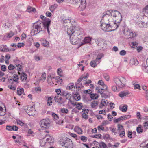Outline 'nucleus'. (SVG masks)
<instances>
[{
	"label": "nucleus",
	"mask_w": 148,
	"mask_h": 148,
	"mask_svg": "<svg viewBox=\"0 0 148 148\" xmlns=\"http://www.w3.org/2000/svg\"><path fill=\"white\" fill-rule=\"evenodd\" d=\"M81 3L78 7V9L80 10H84L86 6V0H81L80 1Z\"/></svg>",
	"instance_id": "obj_17"
},
{
	"label": "nucleus",
	"mask_w": 148,
	"mask_h": 148,
	"mask_svg": "<svg viewBox=\"0 0 148 148\" xmlns=\"http://www.w3.org/2000/svg\"><path fill=\"white\" fill-rule=\"evenodd\" d=\"M110 129L113 133H114V134L116 135L117 133L116 128L110 127Z\"/></svg>",
	"instance_id": "obj_58"
},
{
	"label": "nucleus",
	"mask_w": 148,
	"mask_h": 148,
	"mask_svg": "<svg viewBox=\"0 0 148 148\" xmlns=\"http://www.w3.org/2000/svg\"><path fill=\"white\" fill-rule=\"evenodd\" d=\"M130 63L133 65H136L138 64V62L136 59H132L131 60Z\"/></svg>",
	"instance_id": "obj_45"
},
{
	"label": "nucleus",
	"mask_w": 148,
	"mask_h": 148,
	"mask_svg": "<svg viewBox=\"0 0 148 148\" xmlns=\"http://www.w3.org/2000/svg\"><path fill=\"white\" fill-rule=\"evenodd\" d=\"M101 29L104 31L106 32L112 31L111 25L110 24L103 23L101 24Z\"/></svg>",
	"instance_id": "obj_10"
},
{
	"label": "nucleus",
	"mask_w": 148,
	"mask_h": 148,
	"mask_svg": "<svg viewBox=\"0 0 148 148\" xmlns=\"http://www.w3.org/2000/svg\"><path fill=\"white\" fill-rule=\"evenodd\" d=\"M96 90H97V92L98 93H100V94L101 95V96L103 97L106 98L108 97V95L105 94V93L103 92V89L97 88Z\"/></svg>",
	"instance_id": "obj_25"
},
{
	"label": "nucleus",
	"mask_w": 148,
	"mask_h": 148,
	"mask_svg": "<svg viewBox=\"0 0 148 148\" xmlns=\"http://www.w3.org/2000/svg\"><path fill=\"white\" fill-rule=\"evenodd\" d=\"M114 81L116 84L120 87H123L125 85L126 82V79L123 77H121L119 78L117 77L114 78Z\"/></svg>",
	"instance_id": "obj_7"
},
{
	"label": "nucleus",
	"mask_w": 148,
	"mask_h": 148,
	"mask_svg": "<svg viewBox=\"0 0 148 148\" xmlns=\"http://www.w3.org/2000/svg\"><path fill=\"white\" fill-rule=\"evenodd\" d=\"M69 134L71 137H73L74 138H76V139H78V137H77V136L75 134L73 133H70Z\"/></svg>",
	"instance_id": "obj_62"
},
{
	"label": "nucleus",
	"mask_w": 148,
	"mask_h": 148,
	"mask_svg": "<svg viewBox=\"0 0 148 148\" xmlns=\"http://www.w3.org/2000/svg\"><path fill=\"white\" fill-rule=\"evenodd\" d=\"M118 130L119 132L120 131L125 130V129L123 127V126L121 124H118L117 125Z\"/></svg>",
	"instance_id": "obj_48"
},
{
	"label": "nucleus",
	"mask_w": 148,
	"mask_h": 148,
	"mask_svg": "<svg viewBox=\"0 0 148 148\" xmlns=\"http://www.w3.org/2000/svg\"><path fill=\"white\" fill-rule=\"evenodd\" d=\"M24 89L22 88H18L17 92V94L20 96L24 92Z\"/></svg>",
	"instance_id": "obj_47"
},
{
	"label": "nucleus",
	"mask_w": 148,
	"mask_h": 148,
	"mask_svg": "<svg viewBox=\"0 0 148 148\" xmlns=\"http://www.w3.org/2000/svg\"><path fill=\"white\" fill-rule=\"evenodd\" d=\"M142 18H141V21L146 23L144 27H146L148 25V16L144 15L142 16Z\"/></svg>",
	"instance_id": "obj_22"
},
{
	"label": "nucleus",
	"mask_w": 148,
	"mask_h": 148,
	"mask_svg": "<svg viewBox=\"0 0 148 148\" xmlns=\"http://www.w3.org/2000/svg\"><path fill=\"white\" fill-rule=\"evenodd\" d=\"M98 84L102 86L103 87V88H104L103 90H107V86L106 85L104 84V82L103 80H99L98 82Z\"/></svg>",
	"instance_id": "obj_35"
},
{
	"label": "nucleus",
	"mask_w": 148,
	"mask_h": 148,
	"mask_svg": "<svg viewBox=\"0 0 148 148\" xmlns=\"http://www.w3.org/2000/svg\"><path fill=\"white\" fill-rule=\"evenodd\" d=\"M57 73L58 75L60 76H63V72L61 68H58L57 70Z\"/></svg>",
	"instance_id": "obj_51"
},
{
	"label": "nucleus",
	"mask_w": 148,
	"mask_h": 148,
	"mask_svg": "<svg viewBox=\"0 0 148 148\" xmlns=\"http://www.w3.org/2000/svg\"><path fill=\"white\" fill-rule=\"evenodd\" d=\"M119 132L120 133L119 136L121 137H123V136H125V130L120 131Z\"/></svg>",
	"instance_id": "obj_64"
},
{
	"label": "nucleus",
	"mask_w": 148,
	"mask_h": 148,
	"mask_svg": "<svg viewBox=\"0 0 148 148\" xmlns=\"http://www.w3.org/2000/svg\"><path fill=\"white\" fill-rule=\"evenodd\" d=\"M62 95L64 97H65L66 99L69 100V103H70V101H72L71 100V94L65 91H62Z\"/></svg>",
	"instance_id": "obj_15"
},
{
	"label": "nucleus",
	"mask_w": 148,
	"mask_h": 148,
	"mask_svg": "<svg viewBox=\"0 0 148 148\" xmlns=\"http://www.w3.org/2000/svg\"><path fill=\"white\" fill-rule=\"evenodd\" d=\"M60 112L62 113L67 114L68 113V110L67 109L62 108L61 109Z\"/></svg>",
	"instance_id": "obj_56"
},
{
	"label": "nucleus",
	"mask_w": 148,
	"mask_h": 148,
	"mask_svg": "<svg viewBox=\"0 0 148 148\" xmlns=\"http://www.w3.org/2000/svg\"><path fill=\"white\" fill-rule=\"evenodd\" d=\"M73 98L76 101H78L81 99L80 95L77 92L74 94L73 96Z\"/></svg>",
	"instance_id": "obj_34"
},
{
	"label": "nucleus",
	"mask_w": 148,
	"mask_h": 148,
	"mask_svg": "<svg viewBox=\"0 0 148 148\" xmlns=\"http://www.w3.org/2000/svg\"><path fill=\"white\" fill-rule=\"evenodd\" d=\"M46 137H45L43 139H41L40 140V145L42 147H44L45 145H47L46 143L47 142L46 141Z\"/></svg>",
	"instance_id": "obj_37"
},
{
	"label": "nucleus",
	"mask_w": 148,
	"mask_h": 148,
	"mask_svg": "<svg viewBox=\"0 0 148 148\" xmlns=\"http://www.w3.org/2000/svg\"><path fill=\"white\" fill-rule=\"evenodd\" d=\"M75 86L74 83H71L69 84V88L70 90H72L73 88H75Z\"/></svg>",
	"instance_id": "obj_60"
},
{
	"label": "nucleus",
	"mask_w": 148,
	"mask_h": 148,
	"mask_svg": "<svg viewBox=\"0 0 148 148\" xmlns=\"http://www.w3.org/2000/svg\"><path fill=\"white\" fill-rule=\"evenodd\" d=\"M145 24L146 23H143V22L142 21H141L139 23L138 25L139 27L141 28H146L148 26V25L146 27H144Z\"/></svg>",
	"instance_id": "obj_55"
},
{
	"label": "nucleus",
	"mask_w": 148,
	"mask_h": 148,
	"mask_svg": "<svg viewBox=\"0 0 148 148\" xmlns=\"http://www.w3.org/2000/svg\"><path fill=\"white\" fill-rule=\"evenodd\" d=\"M14 35V33L12 31L5 34L3 37V40H8Z\"/></svg>",
	"instance_id": "obj_12"
},
{
	"label": "nucleus",
	"mask_w": 148,
	"mask_h": 148,
	"mask_svg": "<svg viewBox=\"0 0 148 148\" xmlns=\"http://www.w3.org/2000/svg\"><path fill=\"white\" fill-rule=\"evenodd\" d=\"M96 42L98 46H100L102 48L106 45L105 41L103 39H99L96 41Z\"/></svg>",
	"instance_id": "obj_19"
},
{
	"label": "nucleus",
	"mask_w": 148,
	"mask_h": 148,
	"mask_svg": "<svg viewBox=\"0 0 148 148\" xmlns=\"http://www.w3.org/2000/svg\"><path fill=\"white\" fill-rule=\"evenodd\" d=\"M27 11L29 13H35L36 12V10L34 8L28 6L27 9Z\"/></svg>",
	"instance_id": "obj_30"
},
{
	"label": "nucleus",
	"mask_w": 148,
	"mask_h": 148,
	"mask_svg": "<svg viewBox=\"0 0 148 148\" xmlns=\"http://www.w3.org/2000/svg\"><path fill=\"white\" fill-rule=\"evenodd\" d=\"M74 130L79 134H82V129L78 126H75L74 129Z\"/></svg>",
	"instance_id": "obj_33"
},
{
	"label": "nucleus",
	"mask_w": 148,
	"mask_h": 148,
	"mask_svg": "<svg viewBox=\"0 0 148 148\" xmlns=\"http://www.w3.org/2000/svg\"><path fill=\"white\" fill-rule=\"evenodd\" d=\"M55 77L52 76L50 74L49 75L47 78V81L49 85H52L55 84Z\"/></svg>",
	"instance_id": "obj_14"
},
{
	"label": "nucleus",
	"mask_w": 148,
	"mask_h": 148,
	"mask_svg": "<svg viewBox=\"0 0 148 148\" xmlns=\"http://www.w3.org/2000/svg\"><path fill=\"white\" fill-rule=\"evenodd\" d=\"M103 57V55L102 54H98L95 59L91 61L90 63V65L92 67L94 68L96 67L97 65L99 64L101 62V59L102 57Z\"/></svg>",
	"instance_id": "obj_8"
},
{
	"label": "nucleus",
	"mask_w": 148,
	"mask_h": 148,
	"mask_svg": "<svg viewBox=\"0 0 148 148\" xmlns=\"http://www.w3.org/2000/svg\"><path fill=\"white\" fill-rule=\"evenodd\" d=\"M92 81L90 80H88L87 81L86 80L84 81V80H82V82H83V84L85 85L86 86H88L89 84L91 83Z\"/></svg>",
	"instance_id": "obj_43"
},
{
	"label": "nucleus",
	"mask_w": 148,
	"mask_h": 148,
	"mask_svg": "<svg viewBox=\"0 0 148 148\" xmlns=\"http://www.w3.org/2000/svg\"><path fill=\"white\" fill-rule=\"evenodd\" d=\"M103 75L104 78L107 81H108L109 80L110 77L108 74L104 73L103 74Z\"/></svg>",
	"instance_id": "obj_57"
},
{
	"label": "nucleus",
	"mask_w": 148,
	"mask_h": 148,
	"mask_svg": "<svg viewBox=\"0 0 148 148\" xmlns=\"http://www.w3.org/2000/svg\"><path fill=\"white\" fill-rule=\"evenodd\" d=\"M124 37L126 39L133 38L137 35L136 32L125 28L123 30Z\"/></svg>",
	"instance_id": "obj_6"
},
{
	"label": "nucleus",
	"mask_w": 148,
	"mask_h": 148,
	"mask_svg": "<svg viewBox=\"0 0 148 148\" xmlns=\"http://www.w3.org/2000/svg\"><path fill=\"white\" fill-rule=\"evenodd\" d=\"M55 79H56L55 82H56V83L58 84H61L62 83V80L60 77L58 76L56 77H55Z\"/></svg>",
	"instance_id": "obj_42"
},
{
	"label": "nucleus",
	"mask_w": 148,
	"mask_h": 148,
	"mask_svg": "<svg viewBox=\"0 0 148 148\" xmlns=\"http://www.w3.org/2000/svg\"><path fill=\"white\" fill-rule=\"evenodd\" d=\"M15 69L18 71H21L22 69V66L19 64L16 63L15 65Z\"/></svg>",
	"instance_id": "obj_49"
},
{
	"label": "nucleus",
	"mask_w": 148,
	"mask_h": 148,
	"mask_svg": "<svg viewBox=\"0 0 148 148\" xmlns=\"http://www.w3.org/2000/svg\"><path fill=\"white\" fill-rule=\"evenodd\" d=\"M45 137L46 143L47 144V145L49 144L50 145H52L54 142V139L53 137L51 136H49L47 138H46L47 137Z\"/></svg>",
	"instance_id": "obj_20"
},
{
	"label": "nucleus",
	"mask_w": 148,
	"mask_h": 148,
	"mask_svg": "<svg viewBox=\"0 0 148 148\" xmlns=\"http://www.w3.org/2000/svg\"><path fill=\"white\" fill-rule=\"evenodd\" d=\"M127 105H124L123 106L121 105L119 107V109L120 111L125 112L127 111Z\"/></svg>",
	"instance_id": "obj_32"
},
{
	"label": "nucleus",
	"mask_w": 148,
	"mask_h": 148,
	"mask_svg": "<svg viewBox=\"0 0 148 148\" xmlns=\"http://www.w3.org/2000/svg\"><path fill=\"white\" fill-rule=\"evenodd\" d=\"M35 109L33 106H30L28 107H27V110L30 112V113L27 112V114L29 116H33V114H32V113H30V112H32L33 111H34Z\"/></svg>",
	"instance_id": "obj_28"
},
{
	"label": "nucleus",
	"mask_w": 148,
	"mask_h": 148,
	"mask_svg": "<svg viewBox=\"0 0 148 148\" xmlns=\"http://www.w3.org/2000/svg\"><path fill=\"white\" fill-rule=\"evenodd\" d=\"M16 122L17 125L22 126H24L26 128L28 127V126L27 124L24 123L22 121H21L19 120L18 119L16 120Z\"/></svg>",
	"instance_id": "obj_29"
},
{
	"label": "nucleus",
	"mask_w": 148,
	"mask_h": 148,
	"mask_svg": "<svg viewBox=\"0 0 148 148\" xmlns=\"http://www.w3.org/2000/svg\"><path fill=\"white\" fill-rule=\"evenodd\" d=\"M56 92L57 94V95H59V96H62V93L60 89H57L56 90Z\"/></svg>",
	"instance_id": "obj_61"
},
{
	"label": "nucleus",
	"mask_w": 148,
	"mask_h": 148,
	"mask_svg": "<svg viewBox=\"0 0 148 148\" xmlns=\"http://www.w3.org/2000/svg\"><path fill=\"white\" fill-rule=\"evenodd\" d=\"M58 5L57 4H54L53 5H51L49 9L51 12H53L54 10L57 8Z\"/></svg>",
	"instance_id": "obj_41"
},
{
	"label": "nucleus",
	"mask_w": 148,
	"mask_h": 148,
	"mask_svg": "<svg viewBox=\"0 0 148 148\" xmlns=\"http://www.w3.org/2000/svg\"><path fill=\"white\" fill-rule=\"evenodd\" d=\"M53 103L52 98L51 97H49L47 100V105L48 106H50Z\"/></svg>",
	"instance_id": "obj_46"
},
{
	"label": "nucleus",
	"mask_w": 148,
	"mask_h": 148,
	"mask_svg": "<svg viewBox=\"0 0 148 148\" xmlns=\"http://www.w3.org/2000/svg\"><path fill=\"white\" fill-rule=\"evenodd\" d=\"M136 130L138 133L140 134L143 132V130L141 127V125H139L137 128Z\"/></svg>",
	"instance_id": "obj_50"
},
{
	"label": "nucleus",
	"mask_w": 148,
	"mask_h": 148,
	"mask_svg": "<svg viewBox=\"0 0 148 148\" xmlns=\"http://www.w3.org/2000/svg\"><path fill=\"white\" fill-rule=\"evenodd\" d=\"M21 79L23 81H25L27 79V75L24 73H23L21 75Z\"/></svg>",
	"instance_id": "obj_39"
},
{
	"label": "nucleus",
	"mask_w": 148,
	"mask_h": 148,
	"mask_svg": "<svg viewBox=\"0 0 148 148\" xmlns=\"http://www.w3.org/2000/svg\"><path fill=\"white\" fill-rule=\"evenodd\" d=\"M79 138H80L81 140L83 142H85L87 140V138L83 136H79V137L78 138V139Z\"/></svg>",
	"instance_id": "obj_54"
},
{
	"label": "nucleus",
	"mask_w": 148,
	"mask_h": 148,
	"mask_svg": "<svg viewBox=\"0 0 148 148\" xmlns=\"http://www.w3.org/2000/svg\"><path fill=\"white\" fill-rule=\"evenodd\" d=\"M54 100L55 102L58 103L59 105L64 103L63 99L61 96H59V95H56L54 97Z\"/></svg>",
	"instance_id": "obj_16"
},
{
	"label": "nucleus",
	"mask_w": 148,
	"mask_h": 148,
	"mask_svg": "<svg viewBox=\"0 0 148 148\" xmlns=\"http://www.w3.org/2000/svg\"><path fill=\"white\" fill-rule=\"evenodd\" d=\"M109 103L106 99H102L101 102V104L102 107L106 106H107Z\"/></svg>",
	"instance_id": "obj_38"
},
{
	"label": "nucleus",
	"mask_w": 148,
	"mask_h": 148,
	"mask_svg": "<svg viewBox=\"0 0 148 148\" xmlns=\"http://www.w3.org/2000/svg\"><path fill=\"white\" fill-rule=\"evenodd\" d=\"M143 12L144 14H148V5L143 8Z\"/></svg>",
	"instance_id": "obj_53"
},
{
	"label": "nucleus",
	"mask_w": 148,
	"mask_h": 148,
	"mask_svg": "<svg viewBox=\"0 0 148 148\" xmlns=\"http://www.w3.org/2000/svg\"><path fill=\"white\" fill-rule=\"evenodd\" d=\"M90 98L93 99H97L99 97L98 95L96 94H91L90 95Z\"/></svg>",
	"instance_id": "obj_44"
},
{
	"label": "nucleus",
	"mask_w": 148,
	"mask_h": 148,
	"mask_svg": "<svg viewBox=\"0 0 148 148\" xmlns=\"http://www.w3.org/2000/svg\"><path fill=\"white\" fill-rule=\"evenodd\" d=\"M110 15L113 17V20H115L117 22H120L122 19L121 14L119 12L115 10H110L107 11L103 17V19L104 20L106 17H109Z\"/></svg>",
	"instance_id": "obj_3"
},
{
	"label": "nucleus",
	"mask_w": 148,
	"mask_h": 148,
	"mask_svg": "<svg viewBox=\"0 0 148 148\" xmlns=\"http://www.w3.org/2000/svg\"><path fill=\"white\" fill-rule=\"evenodd\" d=\"M51 20L48 18L46 19V20L43 22H37L34 24L33 26V29L31 31L30 34L31 35L34 36L37 34L42 31L43 28L47 29V32L49 34L50 31L49 27L51 24Z\"/></svg>",
	"instance_id": "obj_2"
},
{
	"label": "nucleus",
	"mask_w": 148,
	"mask_h": 148,
	"mask_svg": "<svg viewBox=\"0 0 148 148\" xmlns=\"http://www.w3.org/2000/svg\"><path fill=\"white\" fill-rule=\"evenodd\" d=\"M67 33L70 36V40L73 45L77 44L78 40L81 39L84 37V33L82 30L73 26L68 29Z\"/></svg>",
	"instance_id": "obj_1"
},
{
	"label": "nucleus",
	"mask_w": 148,
	"mask_h": 148,
	"mask_svg": "<svg viewBox=\"0 0 148 148\" xmlns=\"http://www.w3.org/2000/svg\"><path fill=\"white\" fill-rule=\"evenodd\" d=\"M50 121L48 119H45L40 121V124L41 128L47 129L50 126Z\"/></svg>",
	"instance_id": "obj_9"
},
{
	"label": "nucleus",
	"mask_w": 148,
	"mask_h": 148,
	"mask_svg": "<svg viewBox=\"0 0 148 148\" xmlns=\"http://www.w3.org/2000/svg\"><path fill=\"white\" fill-rule=\"evenodd\" d=\"M3 48L1 49V51H2L4 52H8L9 51V50L8 48H6V46L3 45Z\"/></svg>",
	"instance_id": "obj_59"
},
{
	"label": "nucleus",
	"mask_w": 148,
	"mask_h": 148,
	"mask_svg": "<svg viewBox=\"0 0 148 148\" xmlns=\"http://www.w3.org/2000/svg\"><path fill=\"white\" fill-rule=\"evenodd\" d=\"M98 104V103L97 101H94L91 102L90 105L92 108L95 109L97 108Z\"/></svg>",
	"instance_id": "obj_31"
},
{
	"label": "nucleus",
	"mask_w": 148,
	"mask_h": 148,
	"mask_svg": "<svg viewBox=\"0 0 148 148\" xmlns=\"http://www.w3.org/2000/svg\"><path fill=\"white\" fill-rule=\"evenodd\" d=\"M129 92H126V91H122L120 92L119 94L118 95L119 96L123 98L125 96H126L127 95L129 94Z\"/></svg>",
	"instance_id": "obj_26"
},
{
	"label": "nucleus",
	"mask_w": 148,
	"mask_h": 148,
	"mask_svg": "<svg viewBox=\"0 0 148 148\" xmlns=\"http://www.w3.org/2000/svg\"><path fill=\"white\" fill-rule=\"evenodd\" d=\"M15 67L12 64H10L8 67V71L9 72L13 74L14 72V69Z\"/></svg>",
	"instance_id": "obj_23"
},
{
	"label": "nucleus",
	"mask_w": 148,
	"mask_h": 148,
	"mask_svg": "<svg viewBox=\"0 0 148 148\" xmlns=\"http://www.w3.org/2000/svg\"><path fill=\"white\" fill-rule=\"evenodd\" d=\"M120 22H117L115 20L114 21V23L113 25L111 26L112 28V31L117 29L120 25Z\"/></svg>",
	"instance_id": "obj_27"
},
{
	"label": "nucleus",
	"mask_w": 148,
	"mask_h": 148,
	"mask_svg": "<svg viewBox=\"0 0 148 148\" xmlns=\"http://www.w3.org/2000/svg\"><path fill=\"white\" fill-rule=\"evenodd\" d=\"M140 148H148V143L147 141L143 142L140 145Z\"/></svg>",
	"instance_id": "obj_40"
},
{
	"label": "nucleus",
	"mask_w": 148,
	"mask_h": 148,
	"mask_svg": "<svg viewBox=\"0 0 148 148\" xmlns=\"http://www.w3.org/2000/svg\"><path fill=\"white\" fill-rule=\"evenodd\" d=\"M91 41V38L90 37H85L82 42L79 45V47L83 46L86 44L90 43Z\"/></svg>",
	"instance_id": "obj_18"
},
{
	"label": "nucleus",
	"mask_w": 148,
	"mask_h": 148,
	"mask_svg": "<svg viewBox=\"0 0 148 148\" xmlns=\"http://www.w3.org/2000/svg\"><path fill=\"white\" fill-rule=\"evenodd\" d=\"M19 77L18 75L17 74H14L13 75L12 78H10L8 79L9 82L12 84H14V82L16 83H18V82Z\"/></svg>",
	"instance_id": "obj_11"
},
{
	"label": "nucleus",
	"mask_w": 148,
	"mask_h": 148,
	"mask_svg": "<svg viewBox=\"0 0 148 148\" xmlns=\"http://www.w3.org/2000/svg\"><path fill=\"white\" fill-rule=\"evenodd\" d=\"M41 43L42 45L45 47H49V42L44 38H42L40 40Z\"/></svg>",
	"instance_id": "obj_24"
},
{
	"label": "nucleus",
	"mask_w": 148,
	"mask_h": 148,
	"mask_svg": "<svg viewBox=\"0 0 148 148\" xmlns=\"http://www.w3.org/2000/svg\"><path fill=\"white\" fill-rule=\"evenodd\" d=\"M130 117L129 115L122 116L117 119L114 118V123H116L119 122L123 121V120H125Z\"/></svg>",
	"instance_id": "obj_13"
},
{
	"label": "nucleus",
	"mask_w": 148,
	"mask_h": 148,
	"mask_svg": "<svg viewBox=\"0 0 148 148\" xmlns=\"http://www.w3.org/2000/svg\"><path fill=\"white\" fill-rule=\"evenodd\" d=\"M142 69L145 71H147V67L145 65V63H143L142 65Z\"/></svg>",
	"instance_id": "obj_63"
},
{
	"label": "nucleus",
	"mask_w": 148,
	"mask_h": 148,
	"mask_svg": "<svg viewBox=\"0 0 148 148\" xmlns=\"http://www.w3.org/2000/svg\"><path fill=\"white\" fill-rule=\"evenodd\" d=\"M46 74L45 73H43L39 79L40 81L41 82H43L46 80Z\"/></svg>",
	"instance_id": "obj_36"
},
{
	"label": "nucleus",
	"mask_w": 148,
	"mask_h": 148,
	"mask_svg": "<svg viewBox=\"0 0 148 148\" xmlns=\"http://www.w3.org/2000/svg\"><path fill=\"white\" fill-rule=\"evenodd\" d=\"M62 146H64L65 148H73V143L72 141L69 138L66 137L61 138L58 140Z\"/></svg>",
	"instance_id": "obj_4"
},
{
	"label": "nucleus",
	"mask_w": 148,
	"mask_h": 148,
	"mask_svg": "<svg viewBox=\"0 0 148 148\" xmlns=\"http://www.w3.org/2000/svg\"><path fill=\"white\" fill-rule=\"evenodd\" d=\"M70 103L74 106H76V107L78 110H81L82 107L83 105L81 103H74L72 101H70Z\"/></svg>",
	"instance_id": "obj_21"
},
{
	"label": "nucleus",
	"mask_w": 148,
	"mask_h": 148,
	"mask_svg": "<svg viewBox=\"0 0 148 148\" xmlns=\"http://www.w3.org/2000/svg\"><path fill=\"white\" fill-rule=\"evenodd\" d=\"M89 77V74L87 73L85 75H83L78 79L77 82L75 83V87L76 88L82 89L84 88L83 86V82L82 80H84L85 81L87 80Z\"/></svg>",
	"instance_id": "obj_5"
},
{
	"label": "nucleus",
	"mask_w": 148,
	"mask_h": 148,
	"mask_svg": "<svg viewBox=\"0 0 148 148\" xmlns=\"http://www.w3.org/2000/svg\"><path fill=\"white\" fill-rule=\"evenodd\" d=\"M99 145L100 148H108L106 144L103 142L100 143Z\"/></svg>",
	"instance_id": "obj_52"
}]
</instances>
